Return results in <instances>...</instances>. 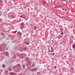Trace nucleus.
I'll use <instances>...</instances> for the list:
<instances>
[{
  "instance_id": "0eeeda50",
  "label": "nucleus",
  "mask_w": 75,
  "mask_h": 75,
  "mask_svg": "<svg viewBox=\"0 0 75 75\" xmlns=\"http://www.w3.org/2000/svg\"><path fill=\"white\" fill-rule=\"evenodd\" d=\"M21 18H24V19H25V16H21Z\"/></svg>"
},
{
  "instance_id": "ddd939ff",
  "label": "nucleus",
  "mask_w": 75,
  "mask_h": 75,
  "mask_svg": "<svg viewBox=\"0 0 75 75\" xmlns=\"http://www.w3.org/2000/svg\"><path fill=\"white\" fill-rule=\"evenodd\" d=\"M37 27L36 26H34V29L35 30H36V29H37Z\"/></svg>"
},
{
  "instance_id": "1a4fd4ad",
  "label": "nucleus",
  "mask_w": 75,
  "mask_h": 75,
  "mask_svg": "<svg viewBox=\"0 0 75 75\" xmlns=\"http://www.w3.org/2000/svg\"><path fill=\"white\" fill-rule=\"evenodd\" d=\"M9 74L11 75H14V73L13 72L9 73Z\"/></svg>"
},
{
  "instance_id": "6ab92c4d",
  "label": "nucleus",
  "mask_w": 75,
  "mask_h": 75,
  "mask_svg": "<svg viewBox=\"0 0 75 75\" xmlns=\"http://www.w3.org/2000/svg\"><path fill=\"white\" fill-rule=\"evenodd\" d=\"M16 32H17V30H16V31L13 32V33H14V34H16Z\"/></svg>"
},
{
  "instance_id": "2eb2a0df",
  "label": "nucleus",
  "mask_w": 75,
  "mask_h": 75,
  "mask_svg": "<svg viewBox=\"0 0 75 75\" xmlns=\"http://www.w3.org/2000/svg\"><path fill=\"white\" fill-rule=\"evenodd\" d=\"M17 67H21V65H20V64H17Z\"/></svg>"
},
{
  "instance_id": "72a5a7b5",
  "label": "nucleus",
  "mask_w": 75,
  "mask_h": 75,
  "mask_svg": "<svg viewBox=\"0 0 75 75\" xmlns=\"http://www.w3.org/2000/svg\"><path fill=\"white\" fill-rule=\"evenodd\" d=\"M24 7V8H25V7Z\"/></svg>"
},
{
  "instance_id": "f8f14e48",
  "label": "nucleus",
  "mask_w": 75,
  "mask_h": 75,
  "mask_svg": "<svg viewBox=\"0 0 75 75\" xmlns=\"http://www.w3.org/2000/svg\"><path fill=\"white\" fill-rule=\"evenodd\" d=\"M22 67L23 69H25V65L23 64L22 65Z\"/></svg>"
},
{
  "instance_id": "393cba45",
  "label": "nucleus",
  "mask_w": 75,
  "mask_h": 75,
  "mask_svg": "<svg viewBox=\"0 0 75 75\" xmlns=\"http://www.w3.org/2000/svg\"><path fill=\"white\" fill-rule=\"evenodd\" d=\"M64 34V33L63 32H62L61 33V35H62V34Z\"/></svg>"
},
{
  "instance_id": "412c9836",
  "label": "nucleus",
  "mask_w": 75,
  "mask_h": 75,
  "mask_svg": "<svg viewBox=\"0 0 75 75\" xmlns=\"http://www.w3.org/2000/svg\"><path fill=\"white\" fill-rule=\"evenodd\" d=\"M0 51H2V48L1 47H0Z\"/></svg>"
},
{
  "instance_id": "b1692460",
  "label": "nucleus",
  "mask_w": 75,
  "mask_h": 75,
  "mask_svg": "<svg viewBox=\"0 0 75 75\" xmlns=\"http://www.w3.org/2000/svg\"><path fill=\"white\" fill-rule=\"evenodd\" d=\"M52 54H53V56H54V55L55 54V52H54V53H52Z\"/></svg>"
},
{
  "instance_id": "f257e3e1",
  "label": "nucleus",
  "mask_w": 75,
  "mask_h": 75,
  "mask_svg": "<svg viewBox=\"0 0 75 75\" xmlns=\"http://www.w3.org/2000/svg\"><path fill=\"white\" fill-rule=\"evenodd\" d=\"M37 68H35L33 69H31L30 71H37Z\"/></svg>"
},
{
  "instance_id": "9b49d317",
  "label": "nucleus",
  "mask_w": 75,
  "mask_h": 75,
  "mask_svg": "<svg viewBox=\"0 0 75 75\" xmlns=\"http://www.w3.org/2000/svg\"><path fill=\"white\" fill-rule=\"evenodd\" d=\"M62 1H63V2L64 3V1L66 3H67V1L66 0H62Z\"/></svg>"
},
{
  "instance_id": "dca6fc26",
  "label": "nucleus",
  "mask_w": 75,
  "mask_h": 75,
  "mask_svg": "<svg viewBox=\"0 0 75 75\" xmlns=\"http://www.w3.org/2000/svg\"><path fill=\"white\" fill-rule=\"evenodd\" d=\"M11 17L12 18H14V16L13 15L11 16Z\"/></svg>"
},
{
  "instance_id": "aec40b11",
  "label": "nucleus",
  "mask_w": 75,
  "mask_h": 75,
  "mask_svg": "<svg viewBox=\"0 0 75 75\" xmlns=\"http://www.w3.org/2000/svg\"><path fill=\"white\" fill-rule=\"evenodd\" d=\"M8 69L9 71H11V68H8Z\"/></svg>"
},
{
  "instance_id": "cd10ccee",
  "label": "nucleus",
  "mask_w": 75,
  "mask_h": 75,
  "mask_svg": "<svg viewBox=\"0 0 75 75\" xmlns=\"http://www.w3.org/2000/svg\"><path fill=\"white\" fill-rule=\"evenodd\" d=\"M57 68V67H56V66H54V69H55V68Z\"/></svg>"
},
{
  "instance_id": "bb28decb",
  "label": "nucleus",
  "mask_w": 75,
  "mask_h": 75,
  "mask_svg": "<svg viewBox=\"0 0 75 75\" xmlns=\"http://www.w3.org/2000/svg\"><path fill=\"white\" fill-rule=\"evenodd\" d=\"M27 48L26 47H25L24 48V50H26V49Z\"/></svg>"
},
{
  "instance_id": "6e6552de",
  "label": "nucleus",
  "mask_w": 75,
  "mask_h": 75,
  "mask_svg": "<svg viewBox=\"0 0 75 75\" xmlns=\"http://www.w3.org/2000/svg\"><path fill=\"white\" fill-rule=\"evenodd\" d=\"M5 53L6 56H8V52H6Z\"/></svg>"
},
{
  "instance_id": "a878e982",
  "label": "nucleus",
  "mask_w": 75,
  "mask_h": 75,
  "mask_svg": "<svg viewBox=\"0 0 75 75\" xmlns=\"http://www.w3.org/2000/svg\"><path fill=\"white\" fill-rule=\"evenodd\" d=\"M37 74H40V72H37Z\"/></svg>"
},
{
  "instance_id": "c756f323",
  "label": "nucleus",
  "mask_w": 75,
  "mask_h": 75,
  "mask_svg": "<svg viewBox=\"0 0 75 75\" xmlns=\"http://www.w3.org/2000/svg\"><path fill=\"white\" fill-rule=\"evenodd\" d=\"M33 8H32L31 9V10H33Z\"/></svg>"
},
{
  "instance_id": "39448f33",
  "label": "nucleus",
  "mask_w": 75,
  "mask_h": 75,
  "mask_svg": "<svg viewBox=\"0 0 75 75\" xmlns=\"http://www.w3.org/2000/svg\"><path fill=\"white\" fill-rule=\"evenodd\" d=\"M62 36L61 35H59L58 36V38L59 39H60V38H62Z\"/></svg>"
},
{
  "instance_id": "5701e85b",
  "label": "nucleus",
  "mask_w": 75,
  "mask_h": 75,
  "mask_svg": "<svg viewBox=\"0 0 75 75\" xmlns=\"http://www.w3.org/2000/svg\"><path fill=\"white\" fill-rule=\"evenodd\" d=\"M7 73H8V70H6L5 71Z\"/></svg>"
},
{
  "instance_id": "4c0bfd02",
  "label": "nucleus",
  "mask_w": 75,
  "mask_h": 75,
  "mask_svg": "<svg viewBox=\"0 0 75 75\" xmlns=\"http://www.w3.org/2000/svg\"><path fill=\"white\" fill-rule=\"evenodd\" d=\"M51 55H52V54H51Z\"/></svg>"
},
{
  "instance_id": "423d86ee",
  "label": "nucleus",
  "mask_w": 75,
  "mask_h": 75,
  "mask_svg": "<svg viewBox=\"0 0 75 75\" xmlns=\"http://www.w3.org/2000/svg\"><path fill=\"white\" fill-rule=\"evenodd\" d=\"M3 3V2L2 1V0H0V4H1Z\"/></svg>"
},
{
  "instance_id": "7ed1b4c3",
  "label": "nucleus",
  "mask_w": 75,
  "mask_h": 75,
  "mask_svg": "<svg viewBox=\"0 0 75 75\" xmlns=\"http://www.w3.org/2000/svg\"><path fill=\"white\" fill-rule=\"evenodd\" d=\"M17 34H19V35H22V34L20 32V31H18L17 33Z\"/></svg>"
},
{
  "instance_id": "c9c22d12",
  "label": "nucleus",
  "mask_w": 75,
  "mask_h": 75,
  "mask_svg": "<svg viewBox=\"0 0 75 75\" xmlns=\"http://www.w3.org/2000/svg\"><path fill=\"white\" fill-rule=\"evenodd\" d=\"M40 4H42V3H41Z\"/></svg>"
},
{
  "instance_id": "4be33fe9",
  "label": "nucleus",
  "mask_w": 75,
  "mask_h": 75,
  "mask_svg": "<svg viewBox=\"0 0 75 75\" xmlns=\"http://www.w3.org/2000/svg\"><path fill=\"white\" fill-rule=\"evenodd\" d=\"M2 14V12L0 11V16H1Z\"/></svg>"
},
{
  "instance_id": "f3484780",
  "label": "nucleus",
  "mask_w": 75,
  "mask_h": 75,
  "mask_svg": "<svg viewBox=\"0 0 75 75\" xmlns=\"http://www.w3.org/2000/svg\"><path fill=\"white\" fill-rule=\"evenodd\" d=\"M2 67L3 68H5V64H3L2 65Z\"/></svg>"
},
{
  "instance_id": "e433bc0d",
  "label": "nucleus",
  "mask_w": 75,
  "mask_h": 75,
  "mask_svg": "<svg viewBox=\"0 0 75 75\" xmlns=\"http://www.w3.org/2000/svg\"><path fill=\"white\" fill-rule=\"evenodd\" d=\"M40 4H42V3H41Z\"/></svg>"
},
{
  "instance_id": "4468645a",
  "label": "nucleus",
  "mask_w": 75,
  "mask_h": 75,
  "mask_svg": "<svg viewBox=\"0 0 75 75\" xmlns=\"http://www.w3.org/2000/svg\"><path fill=\"white\" fill-rule=\"evenodd\" d=\"M34 66H35L34 63H33L32 65V67H34Z\"/></svg>"
},
{
  "instance_id": "c85d7f7f",
  "label": "nucleus",
  "mask_w": 75,
  "mask_h": 75,
  "mask_svg": "<svg viewBox=\"0 0 75 75\" xmlns=\"http://www.w3.org/2000/svg\"><path fill=\"white\" fill-rule=\"evenodd\" d=\"M28 10H29V8H28Z\"/></svg>"
},
{
  "instance_id": "20e7f679",
  "label": "nucleus",
  "mask_w": 75,
  "mask_h": 75,
  "mask_svg": "<svg viewBox=\"0 0 75 75\" xmlns=\"http://www.w3.org/2000/svg\"><path fill=\"white\" fill-rule=\"evenodd\" d=\"M25 60L26 61H28V57H26L25 59Z\"/></svg>"
},
{
  "instance_id": "7c9ffc66",
  "label": "nucleus",
  "mask_w": 75,
  "mask_h": 75,
  "mask_svg": "<svg viewBox=\"0 0 75 75\" xmlns=\"http://www.w3.org/2000/svg\"><path fill=\"white\" fill-rule=\"evenodd\" d=\"M66 25V24H64V25Z\"/></svg>"
},
{
  "instance_id": "a211bd4d",
  "label": "nucleus",
  "mask_w": 75,
  "mask_h": 75,
  "mask_svg": "<svg viewBox=\"0 0 75 75\" xmlns=\"http://www.w3.org/2000/svg\"><path fill=\"white\" fill-rule=\"evenodd\" d=\"M25 44H26V45H28L29 44V43H26V42H25Z\"/></svg>"
},
{
  "instance_id": "2f4dec72",
  "label": "nucleus",
  "mask_w": 75,
  "mask_h": 75,
  "mask_svg": "<svg viewBox=\"0 0 75 75\" xmlns=\"http://www.w3.org/2000/svg\"><path fill=\"white\" fill-rule=\"evenodd\" d=\"M20 51L22 52V51H23V50H21V51Z\"/></svg>"
},
{
  "instance_id": "f03ea898",
  "label": "nucleus",
  "mask_w": 75,
  "mask_h": 75,
  "mask_svg": "<svg viewBox=\"0 0 75 75\" xmlns=\"http://www.w3.org/2000/svg\"><path fill=\"white\" fill-rule=\"evenodd\" d=\"M51 50L52 51H51V52H54V48L53 47H52L51 48Z\"/></svg>"
},
{
  "instance_id": "9d476101",
  "label": "nucleus",
  "mask_w": 75,
  "mask_h": 75,
  "mask_svg": "<svg viewBox=\"0 0 75 75\" xmlns=\"http://www.w3.org/2000/svg\"><path fill=\"white\" fill-rule=\"evenodd\" d=\"M72 48H75V43L73 45Z\"/></svg>"
},
{
  "instance_id": "473e14b6",
  "label": "nucleus",
  "mask_w": 75,
  "mask_h": 75,
  "mask_svg": "<svg viewBox=\"0 0 75 75\" xmlns=\"http://www.w3.org/2000/svg\"><path fill=\"white\" fill-rule=\"evenodd\" d=\"M25 43L23 42V44H25Z\"/></svg>"
},
{
  "instance_id": "f704fd0d",
  "label": "nucleus",
  "mask_w": 75,
  "mask_h": 75,
  "mask_svg": "<svg viewBox=\"0 0 75 75\" xmlns=\"http://www.w3.org/2000/svg\"><path fill=\"white\" fill-rule=\"evenodd\" d=\"M60 75H62V74H60Z\"/></svg>"
}]
</instances>
